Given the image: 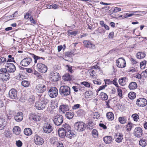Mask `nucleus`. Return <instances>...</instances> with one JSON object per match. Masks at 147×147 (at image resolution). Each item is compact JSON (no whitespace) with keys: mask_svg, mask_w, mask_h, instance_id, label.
<instances>
[{"mask_svg":"<svg viewBox=\"0 0 147 147\" xmlns=\"http://www.w3.org/2000/svg\"><path fill=\"white\" fill-rule=\"evenodd\" d=\"M48 102V100L46 97L44 95L41 97L40 102L38 101L35 103V107L38 110H43L45 108Z\"/></svg>","mask_w":147,"mask_h":147,"instance_id":"f257e3e1","label":"nucleus"},{"mask_svg":"<svg viewBox=\"0 0 147 147\" xmlns=\"http://www.w3.org/2000/svg\"><path fill=\"white\" fill-rule=\"evenodd\" d=\"M60 129H63L67 133V135H69V138L71 139L72 137L75 136L76 135L71 129L70 126L66 123L63 124L62 125V127L60 128Z\"/></svg>","mask_w":147,"mask_h":147,"instance_id":"f03ea898","label":"nucleus"},{"mask_svg":"<svg viewBox=\"0 0 147 147\" xmlns=\"http://www.w3.org/2000/svg\"><path fill=\"white\" fill-rule=\"evenodd\" d=\"M9 73L6 71V69L1 68L0 69V79L3 81L8 80L10 78Z\"/></svg>","mask_w":147,"mask_h":147,"instance_id":"7ed1b4c3","label":"nucleus"},{"mask_svg":"<svg viewBox=\"0 0 147 147\" xmlns=\"http://www.w3.org/2000/svg\"><path fill=\"white\" fill-rule=\"evenodd\" d=\"M59 93L62 96H67L70 93V88L67 86H61L59 89Z\"/></svg>","mask_w":147,"mask_h":147,"instance_id":"20e7f679","label":"nucleus"},{"mask_svg":"<svg viewBox=\"0 0 147 147\" xmlns=\"http://www.w3.org/2000/svg\"><path fill=\"white\" fill-rule=\"evenodd\" d=\"M54 123L57 125L59 126L63 123V117L59 114L54 116L53 118Z\"/></svg>","mask_w":147,"mask_h":147,"instance_id":"39448f33","label":"nucleus"},{"mask_svg":"<svg viewBox=\"0 0 147 147\" xmlns=\"http://www.w3.org/2000/svg\"><path fill=\"white\" fill-rule=\"evenodd\" d=\"M6 71L8 72L9 73H13L16 70V67L14 64L12 63H7L5 65Z\"/></svg>","mask_w":147,"mask_h":147,"instance_id":"423d86ee","label":"nucleus"},{"mask_svg":"<svg viewBox=\"0 0 147 147\" xmlns=\"http://www.w3.org/2000/svg\"><path fill=\"white\" fill-rule=\"evenodd\" d=\"M37 71L42 73H45L47 71V66L44 64L41 63H38L36 66Z\"/></svg>","mask_w":147,"mask_h":147,"instance_id":"0eeeda50","label":"nucleus"},{"mask_svg":"<svg viewBox=\"0 0 147 147\" xmlns=\"http://www.w3.org/2000/svg\"><path fill=\"white\" fill-rule=\"evenodd\" d=\"M48 93L51 97L55 98L57 96L58 90L56 87H52L49 90Z\"/></svg>","mask_w":147,"mask_h":147,"instance_id":"6e6552de","label":"nucleus"},{"mask_svg":"<svg viewBox=\"0 0 147 147\" xmlns=\"http://www.w3.org/2000/svg\"><path fill=\"white\" fill-rule=\"evenodd\" d=\"M75 126L76 128L79 131H83L85 129V124L82 122H78L76 123Z\"/></svg>","mask_w":147,"mask_h":147,"instance_id":"1a4fd4ad","label":"nucleus"},{"mask_svg":"<svg viewBox=\"0 0 147 147\" xmlns=\"http://www.w3.org/2000/svg\"><path fill=\"white\" fill-rule=\"evenodd\" d=\"M117 66L121 68H123L125 67L126 63L124 59L123 58H120L116 61Z\"/></svg>","mask_w":147,"mask_h":147,"instance_id":"9d476101","label":"nucleus"},{"mask_svg":"<svg viewBox=\"0 0 147 147\" xmlns=\"http://www.w3.org/2000/svg\"><path fill=\"white\" fill-rule=\"evenodd\" d=\"M147 104V100L143 98H140L138 99L136 101L137 105L140 107H143Z\"/></svg>","mask_w":147,"mask_h":147,"instance_id":"9b49d317","label":"nucleus"},{"mask_svg":"<svg viewBox=\"0 0 147 147\" xmlns=\"http://www.w3.org/2000/svg\"><path fill=\"white\" fill-rule=\"evenodd\" d=\"M53 129V127L50 124L45 123L44 125L43 129L44 132L45 133H50L52 131Z\"/></svg>","mask_w":147,"mask_h":147,"instance_id":"f8f14e48","label":"nucleus"},{"mask_svg":"<svg viewBox=\"0 0 147 147\" xmlns=\"http://www.w3.org/2000/svg\"><path fill=\"white\" fill-rule=\"evenodd\" d=\"M47 86L40 84L36 86V91L40 93H42L45 92L47 89Z\"/></svg>","mask_w":147,"mask_h":147,"instance_id":"ddd939ff","label":"nucleus"},{"mask_svg":"<svg viewBox=\"0 0 147 147\" xmlns=\"http://www.w3.org/2000/svg\"><path fill=\"white\" fill-rule=\"evenodd\" d=\"M134 136L137 138H140L141 137L143 134L142 129L140 127L135 128L134 132Z\"/></svg>","mask_w":147,"mask_h":147,"instance_id":"4468645a","label":"nucleus"},{"mask_svg":"<svg viewBox=\"0 0 147 147\" xmlns=\"http://www.w3.org/2000/svg\"><path fill=\"white\" fill-rule=\"evenodd\" d=\"M50 79L51 81L56 82L59 80V74L57 72H52L50 74Z\"/></svg>","mask_w":147,"mask_h":147,"instance_id":"2eb2a0df","label":"nucleus"},{"mask_svg":"<svg viewBox=\"0 0 147 147\" xmlns=\"http://www.w3.org/2000/svg\"><path fill=\"white\" fill-rule=\"evenodd\" d=\"M34 141L36 145H41L44 143L43 139L37 135L34 136Z\"/></svg>","mask_w":147,"mask_h":147,"instance_id":"dca6fc26","label":"nucleus"},{"mask_svg":"<svg viewBox=\"0 0 147 147\" xmlns=\"http://www.w3.org/2000/svg\"><path fill=\"white\" fill-rule=\"evenodd\" d=\"M9 98L11 99H16L17 98V92L14 89H12L9 92Z\"/></svg>","mask_w":147,"mask_h":147,"instance_id":"f3484780","label":"nucleus"},{"mask_svg":"<svg viewBox=\"0 0 147 147\" xmlns=\"http://www.w3.org/2000/svg\"><path fill=\"white\" fill-rule=\"evenodd\" d=\"M29 119L30 120H32L36 121H39L41 119V117L35 113H31L29 115Z\"/></svg>","mask_w":147,"mask_h":147,"instance_id":"a211bd4d","label":"nucleus"},{"mask_svg":"<svg viewBox=\"0 0 147 147\" xmlns=\"http://www.w3.org/2000/svg\"><path fill=\"white\" fill-rule=\"evenodd\" d=\"M30 58H26L23 59L20 62V65L23 66H26L29 65L32 61Z\"/></svg>","mask_w":147,"mask_h":147,"instance_id":"6ab92c4d","label":"nucleus"},{"mask_svg":"<svg viewBox=\"0 0 147 147\" xmlns=\"http://www.w3.org/2000/svg\"><path fill=\"white\" fill-rule=\"evenodd\" d=\"M83 43L84 46L86 47L92 49H94L95 48V45L88 40H84L83 41Z\"/></svg>","mask_w":147,"mask_h":147,"instance_id":"aec40b11","label":"nucleus"},{"mask_svg":"<svg viewBox=\"0 0 147 147\" xmlns=\"http://www.w3.org/2000/svg\"><path fill=\"white\" fill-rule=\"evenodd\" d=\"M23 117V113L21 112H18L14 117L15 121L18 122L21 121L22 120Z\"/></svg>","mask_w":147,"mask_h":147,"instance_id":"412c9836","label":"nucleus"},{"mask_svg":"<svg viewBox=\"0 0 147 147\" xmlns=\"http://www.w3.org/2000/svg\"><path fill=\"white\" fill-rule=\"evenodd\" d=\"M30 54L32 55V57L34 59V62L35 63H36L37 62L38 63L41 62L42 61L41 60V59H42L43 60L45 59V58L39 57L33 54Z\"/></svg>","mask_w":147,"mask_h":147,"instance_id":"4be33fe9","label":"nucleus"},{"mask_svg":"<svg viewBox=\"0 0 147 147\" xmlns=\"http://www.w3.org/2000/svg\"><path fill=\"white\" fill-rule=\"evenodd\" d=\"M58 133L59 136L61 138H64L65 136L69 138V135H67V133L63 129H60V128L59 129Z\"/></svg>","mask_w":147,"mask_h":147,"instance_id":"5701e85b","label":"nucleus"},{"mask_svg":"<svg viewBox=\"0 0 147 147\" xmlns=\"http://www.w3.org/2000/svg\"><path fill=\"white\" fill-rule=\"evenodd\" d=\"M59 109L63 113H64L66 111H68L69 110V106L67 105H63L60 106Z\"/></svg>","mask_w":147,"mask_h":147,"instance_id":"b1692460","label":"nucleus"},{"mask_svg":"<svg viewBox=\"0 0 147 147\" xmlns=\"http://www.w3.org/2000/svg\"><path fill=\"white\" fill-rule=\"evenodd\" d=\"M13 133L16 135H19L21 132L20 128L18 126H15L14 127L13 129Z\"/></svg>","mask_w":147,"mask_h":147,"instance_id":"393cba45","label":"nucleus"},{"mask_svg":"<svg viewBox=\"0 0 147 147\" xmlns=\"http://www.w3.org/2000/svg\"><path fill=\"white\" fill-rule=\"evenodd\" d=\"M103 139L105 142L107 144L110 143L111 142L112 138V137L108 136L104 137Z\"/></svg>","mask_w":147,"mask_h":147,"instance_id":"a878e982","label":"nucleus"},{"mask_svg":"<svg viewBox=\"0 0 147 147\" xmlns=\"http://www.w3.org/2000/svg\"><path fill=\"white\" fill-rule=\"evenodd\" d=\"M128 87L130 90H134L137 87L136 83L135 82H131L129 84Z\"/></svg>","mask_w":147,"mask_h":147,"instance_id":"bb28decb","label":"nucleus"},{"mask_svg":"<svg viewBox=\"0 0 147 147\" xmlns=\"http://www.w3.org/2000/svg\"><path fill=\"white\" fill-rule=\"evenodd\" d=\"M106 116L108 120L110 121L113 120L114 118V114L111 112L107 113L106 114Z\"/></svg>","mask_w":147,"mask_h":147,"instance_id":"cd10ccee","label":"nucleus"},{"mask_svg":"<svg viewBox=\"0 0 147 147\" xmlns=\"http://www.w3.org/2000/svg\"><path fill=\"white\" fill-rule=\"evenodd\" d=\"M50 142L51 144H57L58 143V138L57 137H53L51 138L50 139Z\"/></svg>","mask_w":147,"mask_h":147,"instance_id":"c85d7f7f","label":"nucleus"},{"mask_svg":"<svg viewBox=\"0 0 147 147\" xmlns=\"http://www.w3.org/2000/svg\"><path fill=\"white\" fill-rule=\"evenodd\" d=\"M5 120L1 118H0V130H1L4 129L5 127Z\"/></svg>","mask_w":147,"mask_h":147,"instance_id":"c756f323","label":"nucleus"},{"mask_svg":"<svg viewBox=\"0 0 147 147\" xmlns=\"http://www.w3.org/2000/svg\"><path fill=\"white\" fill-rule=\"evenodd\" d=\"M32 133V131L30 128H26L24 130V134L26 136H30Z\"/></svg>","mask_w":147,"mask_h":147,"instance_id":"7c9ffc66","label":"nucleus"},{"mask_svg":"<svg viewBox=\"0 0 147 147\" xmlns=\"http://www.w3.org/2000/svg\"><path fill=\"white\" fill-rule=\"evenodd\" d=\"M118 120L121 123L124 124L126 122L127 119L125 117H120L119 118Z\"/></svg>","mask_w":147,"mask_h":147,"instance_id":"2f4dec72","label":"nucleus"},{"mask_svg":"<svg viewBox=\"0 0 147 147\" xmlns=\"http://www.w3.org/2000/svg\"><path fill=\"white\" fill-rule=\"evenodd\" d=\"M100 98L102 100H105L108 98V96L107 94L103 92H102L100 93Z\"/></svg>","mask_w":147,"mask_h":147,"instance_id":"473e14b6","label":"nucleus"},{"mask_svg":"<svg viewBox=\"0 0 147 147\" xmlns=\"http://www.w3.org/2000/svg\"><path fill=\"white\" fill-rule=\"evenodd\" d=\"M146 54L144 52H139L136 54V57L138 59H141L145 57Z\"/></svg>","mask_w":147,"mask_h":147,"instance_id":"72a5a7b5","label":"nucleus"},{"mask_svg":"<svg viewBox=\"0 0 147 147\" xmlns=\"http://www.w3.org/2000/svg\"><path fill=\"white\" fill-rule=\"evenodd\" d=\"M139 144L140 145L142 146H145L147 145L146 140L144 139H141L139 141Z\"/></svg>","mask_w":147,"mask_h":147,"instance_id":"f704fd0d","label":"nucleus"},{"mask_svg":"<svg viewBox=\"0 0 147 147\" xmlns=\"http://www.w3.org/2000/svg\"><path fill=\"white\" fill-rule=\"evenodd\" d=\"M123 139V136L122 134H119L117 138H115V141L116 142L119 143L122 142Z\"/></svg>","mask_w":147,"mask_h":147,"instance_id":"c9c22d12","label":"nucleus"},{"mask_svg":"<svg viewBox=\"0 0 147 147\" xmlns=\"http://www.w3.org/2000/svg\"><path fill=\"white\" fill-rule=\"evenodd\" d=\"M74 115L73 113L68 112L66 113L65 116L67 118L71 119L73 118Z\"/></svg>","mask_w":147,"mask_h":147,"instance_id":"e433bc0d","label":"nucleus"},{"mask_svg":"<svg viewBox=\"0 0 147 147\" xmlns=\"http://www.w3.org/2000/svg\"><path fill=\"white\" fill-rule=\"evenodd\" d=\"M127 79L126 77H123L119 80V82L120 84L123 86L125 84V82L127 81Z\"/></svg>","mask_w":147,"mask_h":147,"instance_id":"4c0bfd02","label":"nucleus"},{"mask_svg":"<svg viewBox=\"0 0 147 147\" xmlns=\"http://www.w3.org/2000/svg\"><path fill=\"white\" fill-rule=\"evenodd\" d=\"M86 113L85 111L82 109H80L77 112V114L78 116H81L84 115Z\"/></svg>","mask_w":147,"mask_h":147,"instance_id":"58836bf2","label":"nucleus"},{"mask_svg":"<svg viewBox=\"0 0 147 147\" xmlns=\"http://www.w3.org/2000/svg\"><path fill=\"white\" fill-rule=\"evenodd\" d=\"M8 58L7 60V63L13 62L16 63V62L14 60V58L12 57L11 55H9L8 56Z\"/></svg>","mask_w":147,"mask_h":147,"instance_id":"ea45409f","label":"nucleus"},{"mask_svg":"<svg viewBox=\"0 0 147 147\" xmlns=\"http://www.w3.org/2000/svg\"><path fill=\"white\" fill-rule=\"evenodd\" d=\"M136 94L133 92H130L128 94L129 98L131 99H134L136 97Z\"/></svg>","mask_w":147,"mask_h":147,"instance_id":"a19ab883","label":"nucleus"},{"mask_svg":"<svg viewBox=\"0 0 147 147\" xmlns=\"http://www.w3.org/2000/svg\"><path fill=\"white\" fill-rule=\"evenodd\" d=\"M133 126V124L130 122H129L126 126V128L127 131L128 132L130 131L131 130Z\"/></svg>","mask_w":147,"mask_h":147,"instance_id":"79ce46f5","label":"nucleus"},{"mask_svg":"<svg viewBox=\"0 0 147 147\" xmlns=\"http://www.w3.org/2000/svg\"><path fill=\"white\" fill-rule=\"evenodd\" d=\"M21 84L24 87H27L29 86L30 83L28 81L23 80L21 82Z\"/></svg>","mask_w":147,"mask_h":147,"instance_id":"37998d69","label":"nucleus"},{"mask_svg":"<svg viewBox=\"0 0 147 147\" xmlns=\"http://www.w3.org/2000/svg\"><path fill=\"white\" fill-rule=\"evenodd\" d=\"M63 79L65 81H68L71 79L70 75L69 74H66L63 77Z\"/></svg>","mask_w":147,"mask_h":147,"instance_id":"c03bdc74","label":"nucleus"},{"mask_svg":"<svg viewBox=\"0 0 147 147\" xmlns=\"http://www.w3.org/2000/svg\"><path fill=\"white\" fill-rule=\"evenodd\" d=\"M94 124L92 121H90L88 123L87 128L89 129H91L93 128Z\"/></svg>","mask_w":147,"mask_h":147,"instance_id":"a18cd8bd","label":"nucleus"},{"mask_svg":"<svg viewBox=\"0 0 147 147\" xmlns=\"http://www.w3.org/2000/svg\"><path fill=\"white\" fill-rule=\"evenodd\" d=\"M131 117L135 121H138V119H139V116L137 113L133 114L131 116Z\"/></svg>","mask_w":147,"mask_h":147,"instance_id":"49530a36","label":"nucleus"},{"mask_svg":"<svg viewBox=\"0 0 147 147\" xmlns=\"http://www.w3.org/2000/svg\"><path fill=\"white\" fill-rule=\"evenodd\" d=\"M68 34L69 35H73L75 36L78 33V31H72L71 30H69L67 31Z\"/></svg>","mask_w":147,"mask_h":147,"instance_id":"de8ad7c7","label":"nucleus"},{"mask_svg":"<svg viewBox=\"0 0 147 147\" xmlns=\"http://www.w3.org/2000/svg\"><path fill=\"white\" fill-rule=\"evenodd\" d=\"M81 84L84 85L87 88H89L90 86V83L86 81H84L81 82Z\"/></svg>","mask_w":147,"mask_h":147,"instance_id":"09e8293b","label":"nucleus"},{"mask_svg":"<svg viewBox=\"0 0 147 147\" xmlns=\"http://www.w3.org/2000/svg\"><path fill=\"white\" fill-rule=\"evenodd\" d=\"M100 116V115L98 112H94L93 114V117L94 119H98Z\"/></svg>","mask_w":147,"mask_h":147,"instance_id":"8fccbe9b","label":"nucleus"},{"mask_svg":"<svg viewBox=\"0 0 147 147\" xmlns=\"http://www.w3.org/2000/svg\"><path fill=\"white\" fill-rule=\"evenodd\" d=\"M6 59L4 57H1L0 58V64H4L7 62Z\"/></svg>","mask_w":147,"mask_h":147,"instance_id":"3c124183","label":"nucleus"},{"mask_svg":"<svg viewBox=\"0 0 147 147\" xmlns=\"http://www.w3.org/2000/svg\"><path fill=\"white\" fill-rule=\"evenodd\" d=\"M16 145L18 147H21L22 145V143L20 140L16 141Z\"/></svg>","mask_w":147,"mask_h":147,"instance_id":"603ef678","label":"nucleus"},{"mask_svg":"<svg viewBox=\"0 0 147 147\" xmlns=\"http://www.w3.org/2000/svg\"><path fill=\"white\" fill-rule=\"evenodd\" d=\"M35 100V97L33 96H30V98L28 99L29 102L31 103H33Z\"/></svg>","mask_w":147,"mask_h":147,"instance_id":"864d4df0","label":"nucleus"},{"mask_svg":"<svg viewBox=\"0 0 147 147\" xmlns=\"http://www.w3.org/2000/svg\"><path fill=\"white\" fill-rule=\"evenodd\" d=\"M134 14L133 13H125V15L123 16V19L125 18L128 17H130L133 16Z\"/></svg>","mask_w":147,"mask_h":147,"instance_id":"5fc2aeb1","label":"nucleus"},{"mask_svg":"<svg viewBox=\"0 0 147 147\" xmlns=\"http://www.w3.org/2000/svg\"><path fill=\"white\" fill-rule=\"evenodd\" d=\"M80 106L79 104H76L72 107V108L73 110H75L79 108Z\"/></svg>","mask_w":147,"mask_h":147,"instance_id":"6e6d98bb","label":"nucleus"},{"mask_svg":"<svg viewBox=\"0 0 147 147\" xmlns=\"http://www.w3.org/2000/svg\"><path fill=\"white\" fill-rule=\"evenodd\" d=\"M117 79L116 78H115L113 81L112 82L113 84L115 85L116 86L118 87L117 82Z\"/></svg>","mask_w":147,"mask_h":147,"instance_id":"4d7b16f0","label":"nucleus"},{"mask_svg":"<svg viewBox=\"0 0 147 147\" xmlns=\"http://www.w3.org/2000/svg\"><path fill=\"white\" fill-rule=\"evenodd\" d=\"M121 10V8L116 7L114 8L113 11L114 12L117 13L120 11Z\"/></svg>","mask_w":147,"mask_h":147,"instance_id":"13d9d810","label":"nucleus"},{"mask_svg":"<svg viewBox=\"0 0 147 147\" xmlns=\"http://www.w3.org/2000/svg\"><path fill=\"white\" fill-rule=\"evenodd\" d=\"M34 74L38 77L39 78H41L42 77L40 74L37 71H35L34 72Z\"/></svg>","mask_w":147,"mask_h":147,"instance_id":"bf43d9fd","label":"nucleus"},{"mask_svg":"<svg viewBox=\"0 0 147 147\" xmlns=\"http://www.w3.org/2000/svg\"><path fill=\"white\" fill-rule=\"evenodd\" d=\"M29 19L30 21V22L32 23H33L34 24H36V22L34 20V19L32 16H30L29 18Z\"/></svg>","mask_w":147,"mask_h":147,"instance_id":"052dcab7","label":"nucleus"},{"mask_svg":"<svg viewBox=\"0 0 147 147\" xmlns=\"http://www.w3.org/2000/svg\"><path fill=\"white\" fill-rule=\"evenodd\" d=\"M5 136L7 138H10L11 137V134L9 131H7L5 132Z\"/></svg>","mask_w":147,"mask_h":147,"instance_id":"680f3d73","label":"nucleus"},{"mask_svg":"<svg viewBox=\"0 0 147 147\" xmlns=\"http://www.w3.org/2000/svg\"><path fill=\"white\" fill-rule=\"evenodd\" d=\"M66 66L67 67L68 70L70 73H72L73 72V71L72 70V66L68 65H67Z\"/></svg>","mask_w":147,"mask_h":147,"instance_id":"e2e57ef3","label":"nucleus"},{"mask_svg":"<svg viewBox=\"0 0 147 147\" xmlns=\"http://www.w3.org/2000/svg\"><path fill=\"white\" fill-rule=\"evenodd\" d=\"M58 5L55 4H52L50 6V8H53L54 9H56L57 8Z\"/></svg>","mask_w":147,"mask_h":147,"instance_id":"0e129e2a","label":"nucleus"},{"mask_svg":"<svg viewBox=\"0 0 147 147\" xmlns=\"http://www.w3.org/2000/svg\"><path fill=\"white\" fill-rule=\"evenodd\" d=\"M117 92L119 96L120 97L122 96V91L120 89L118 88L117 89Z\"/></svg>","mask_w":147,"mask_h":147,"instance_id":"69168bd1","label":"nucleus"},{"mask_svg":"<svg viewBox=\"0 0 147 147\" xmlns=\"http://www.w3.org/2000/svg\"><path fill=\"white\" fill-rule=\"evenodd\" d=\"M106 86H107V85H103V86H100L99 87L98 89L97 90V92L101 90L104 89Z\"/></svg>","mask_w":147,"mask_h":147,"instance_id":"338daca9","label":"nucleus"},{"mask_svg":"<svg viewBox=\"0 0 147 147\" xmlns=\"http://www.w3.org/2000/svg\"><path fill=\"white\" fill-rule=\"evenodd\" d=\"M56 145L57 147H64L62 142H59L58 143H57Z\"/></svg>","mask_w":147,"mask_h":147,"instance_id":"774afa93","label":"nucleus"}]
</instances>
